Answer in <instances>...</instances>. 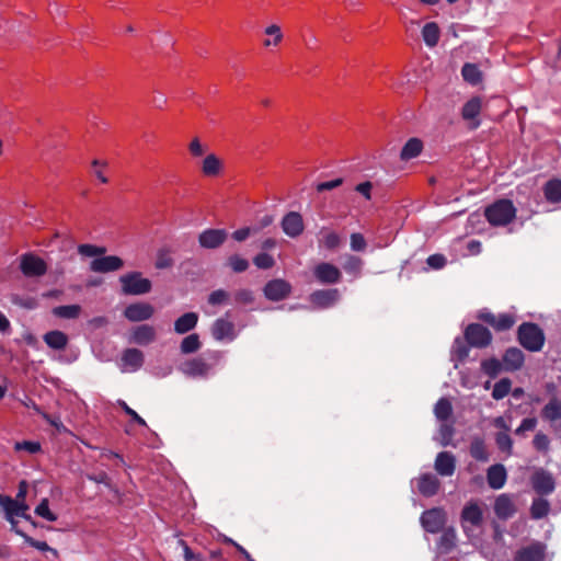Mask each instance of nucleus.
<instances>
[{"mask_svg": "<svg viewBox=\"0 0 561 561\" xmlns=\"http://www.w3.org/2000/svg\"><path fill=\"white\" fill-rule=\"evenodd\" d=\"M313 274L316 278L323 284L339 283L342 276L340 270L335 265L325 262L319 263L314 267Z\"/></svg>", "mask_w": 561, "mask_h": 561, "instance_id": "obj_18", "label": "nucleus"}, {"mask_svg": "<svg viewBox=\"0 0 561 561\" xmlns=\"http://www.w3.org/2000/svg\"><path fill=\"white\" fill-rule=\"evenodd\" d=\"M234 325L226 319H218L213 325V335L216 340L231 339Z\"/></svg>", "mask_w": 561, "mask_h": 561, "instance_id": "obj_34", "label": "nucleus"}, {"mask_svg": "<svg viewBox=\"0 0 561 561\" xmlns=\"http://www.w3.org/2000/svg\"><path fill=\"white\" fill-rule=\"evenodd\" d=\"M422 37L428 47H435L440 37V31L435 22L426 23L422 28Z\"/></svg>", "mask_w": 561, "mask_h": 561, "instance_id": "obj_36", "label": "nucleus"}, {"mask_svg": "<svg viewBox=\"0 0 561 561\" xmlns=\"http://www.w3.org/2000/svg\"><path fill=\"white\" fill-rule=\"evenodd\" d=\"M228 265L231 267V270L233 272L242 273L248 270L249 262L247 259H244L238 254H234L228 259Z\"/></svg>", "mask_w": 561, "mask_h": 561, "instance_id": "obj_51", "label": "nucleus"}, {"mask_svg": "<svg viewBox=\"0 0 561 561\" xmlns=\"http://www.w3.org/2000/svg\"><path fill=\"white\" fill-rule=\"evenodd\" d=\"M480 319L491 325L496 331L510 330L516 322L515 316L512 313L494 314L486 312L480 316Z\"/></svg>", "mask_w": 561, "mask_h": 561, "instance_id": "obj_16", "label": "nucleus"}, {"mask_svg": "<svg viewBox=\"0 0 561 561\" xmlns=\"http://www.w3.org/2000/svg\"><path fill=\"white\" fill-rule=\"evenodd\" d=\"M35 514L47 522H56L58 519L57 514L49 508L47 499H43L35 507Z\"/></svg>", "mask_w": 561, "mask_h": 561, "instance_id": "obj_43", "label": "nucleus"}, {"mask_svg": "<svg viewBox=\"0 0 561 561\" xmlns=\"http://www.w3.org/2000/svg\"><path fill=\"white\" fill-rule=\"evenodd\" d=\"M531 485L536 493L540 495L552 493L556 486L552 476L542 469L534 472L531 476Z\"/></svg>", "mask_w": 561, "mask_h": 561, "instance_id": "obj_15", "label": "nucleus"}, {"mask_svg": "<svg viewBox=\"0 0 561 561\" xmlns=\"http://www.w3.org/2000/svg\"><path fill=\"white\" fill-rule=\"evenodd\" d=\"M20 536H22L24 538V541L30 545L31 547L39 550V551H49L53 553L54 557H58V552L56 549H53L50 548L47 542L45 541H41V540H36L34 539L33 537H30L28 535H26L25 533H23L22 530L18 534Z\"/></svg>", "mask_w": 561, "mask_h": 561, "instance_id": "obj_48", "label": "nucleus"}, {"mask_svg": "<svg viewBox=\"0 0 561 561\" xmlns=\"http://www.w3.org/2000/svg\"><path fill=\"white\" fill-rule=\"evenodd\" d=\"M516 208L510 199H499L484 209L488 222L494 227L510 225L516 217Z\"/></svg>", "mask_w": 561, "mask_h": 561, "instance_id": "obj_1", "label": "nucleus"}, {"mask_svg": "<svg viewBox=\"0 0 561 561\" xmlns=\"http://www.w3.org/2000/svg\"><path fill=\"white\" fill-rule=\"evenodd\" d=\"M226 239L227 232L224 229H206L198 237L201 247L205 249L219 248Z\"/></svg>", "mask_w": 561, "mask_h": 561, "instance_id": "obj_19", "label": "nucleus"}, {"mask_svg": "<svg viewBox=\"0 0 561 561\" xmlns=\"http://www.w3.org/2000/svg\"><path fill=\"white\" fill-rule=\"evenodd\" d=\"M430 267L434 270L443 268L446 264V257L443 254H432L426 260Z\"/></svg>", "mask_w": 561, "mask_h": 561, "instance_id": "obj_61", "label": "nucleus"}, {"mask_svg": "<svg viewBox=\"0 0 561 561\" xmlns=\"http://www.w3.org/2000/svg\"><path fill=\"white\" fill-rule=\"evenodd\" d=\"M461 75L465 81L470 84H478L482 80V73L474 64H465L461 69Z\"/></svg>", "mask_w": 561, "mask_h": 561, "instance_id": "obj_39", "label": "nucleus"}, {"mask_svg": "<svg viewBox=\"0 0 561 561\" xmlns=\"http://www.w3.org/2000/svg\"><path fill=\"white\" fill-rule=\"evenodd\" d=\"M493 511L495 516L501 520L512 518L517 512L515 495L510 493L497 495L494 500Z\"/></svg>", "mask_w": 561, "mask_h": 561, "instance_id": "obj_7", "label": "nucleus"}, {"mask_svg": "<svg viewBox=\"0 0 561 561\" xmlns=\"http://www.w3.org/2000/svg\"><path fill=\"white\" fill-rule=\"evenodd\" d=\"M371 188H373V185L368 181L359 183L355 187L356 192H358L359 194L365 196L366 199H370L371 198V194H370Z\"/></svg>", "mask_w": 561, "mask_h": 561, "instance_id": "obj_64", "label": "nucleus"}, {"mask_svg": "<svg viewBox=\"0 0 561 561\" xmlns=\"http://www.w3.org/2000/svg\"><path fill=\"white\" fill-rule=\"evenodd\" d=\"M291 286L284 279L270 280L264 287V295L268 300L279 301L289 296Z\"/></svg>", "mask_w": 561, "mask_h": 561, "instance_id": "obj_14", "label": "nucleus"}, {"mask_svg": "<svg viewBox=\"0 0 561 561\" xmlns=\"http://www.w3.org/2000/svg\"><path fill=\"white\" fill-rule=\"evenodd\" d=\"M78 252L83 256H96L102 255L106 252V249L103 247H96L93 244H80L78 247Z\"/></svg>", "mask_w": 561, "mask_h": 561, "instance_id": "obj_53", "label": "nucleus"}, {"mask_svg": "<svg viewBox=\"0 0 561 561\" xmlns=\"http://www.w3.org/2000/svg\"><path fill=\"white\" fill-rule=\"evenodd\" d=\"M550 510L549 502L543 499H535L530 506V515L534 519H540L548 515Z\"/></svg>", "mask_w": 561, "mask_h": 561, "instance_id": "obj_40", "label": "nucleus"}, {"mask_svg": "<svg viewBox=\"0 0 561 561\" xmlns=\"http://www.w3.org/2000/svg\"><path fill=\"white\" fill-rule=\"evenodd\" d=\"M341 184H342V179H334L331 181L321 182L317 185V191L318 192L330 191V190H333V188L340 186Z\"/></svg>", "mask_w": 561, "mask_h": 561, "instance_id": "obj_63", "label": "nucleus"}, {"mask_svg": "<svg viewBox=\"0 0 561 561\" xmlns=\"http://www.w3.org/2000/svg\"><path fill=\"white\" fill-rule=\"evenodd\" d=\"M446 523V514L440 508L425 511L421 516L423 528L432 534L439 533Z\"/></svg>", "mask_w": 561, "mask_h": 561, "instance_id": "obj_10", "label": "nucleus"}, {"mask_svg": "<svg viewBox=\"0 0 561 561\" xmlns=\"http://www.w3.org/2000/svg\"><path fill=\"white\" fill-rule=\"evenodd\" d=\"M495 443L500 450L506 453L507 455L512 454L513 449V440L508 435V432H500L495 436Z\"/></svg>", "mask_w": 561, "mask_h": 561, "instance_id": "obj_50", "label": "nucleus"}, {"mask_svg": "<svg viewBox=\"0 0 561 561\" xmlns=\"http://www.w3.org/2000/svg\"><path fill=\"white\" fill-rule=\"evenodd\" d=\"M503 362L501 363L497 358H488L481 363V368L483 373L492 378H494L502 369Z\"/></svg>", "mask_w": 561, "mask_h": 561, "instance_id": "obj_44", "label": "nucleus"}, {"mask_svg": "<svg viewBox=\"0 0 561 561\" xmlns=\"http://www.w3.org/2000/svg\"><path fill=\"white\" fill-rule=\"evenodd\" d=\"M124 262L121 257L115 255L102 256L94 259L91 262L90 268L96 273H108L122 268Z\"/></svg>", "mask_w": 561, "mask_h": 561, "instance_id": "obj_20", "label": "nucleus"}, {"mask_svg": "<svg viewBox=\"0 0 561 561\" xmlns=\"http://www.w3.org/2000/svg\"><path fill=\"white\" fill-rule=\"evenodd\" d=\"M44 342L53 350H64L68 344V336L59 330L49 331L43 336Z\"/></svg>", "mask_w": 561, "mask_h": 561, "instance_id": "obj_32", "label": "nucleus"}, {"mask_svg": "<svg viewBox=\"0 0 561 561\" xmlns=\"http://www.w3.org/2000/svg\"><path fill=\"white\" fill-rule=\"evenodd\" d=\"M547 547L540 541H533L516 551L514 561H545Z\"/></svg>", "mask_w": 561, "mask_h": 561, "instance_id": "obj_9", "label": "nucleus"}, {"mask_svg": "<svg viewBox=\"0 0 561 561\" xmlns=\"http://www.w3.org/2000/svg\"><path fill=\"white\" fill-rule=\"evenodd\" d=\"M80 312H81V307L79 305L58 306L53 309V313L56 317L64 318V319L78 318Z\"/></svg>", "mask_w": 561, "mask_h": 561, "instance_id": "obj_42", "label": "nucleus"}, {"mask_svg": "<svg viewBox=\"0 0 561 561\" xmlns=\"http://www.w3.org/2000/svg\"><path fill=\"white\" fill-rule=\"evenodd\" d=\"M209 365L203 358H193L183 364V371L190 376H205L209 371Z\"/></svg>", "mask_w": 561, "mask_h": 561, "instance_id": "obj_31", "label": "nucleus"}, {"mask_svg": "<svg viewBox=\"0 0 561 561\" xmlns=\"http://www.w3.org/2000/svg\"><path fill=\"white\" fill-rule=\"evenodd\" d=\"M342 244L341 236L332 229L323 227L319 231V247L335 250Z\"/></svg>", "mask_w": 561, "mask_h": 561, "instance_id": "obj_29", "label": "nucleus"}, {"mask_svg": "<svg viewBox=\"0 0 561 561\" xmlns=\"http://www.w3.org/2000/svg\"><path fill=\"white\" fill-rule=\"evenodd\" d=\"M541 416L552 424L554 431H558V427L553 423L561 420V400L557 397L551 398L542 408Z\"/></svg>", "mask_w": 561, "mask_h": 561, "instance_id": "obj_27", "label": "nucleus"}, {"mask_svg": "<svg viewBox=\"0 0 561 561\" xmlns=\"http://www.w3.org/2000/svg\"><path fill=\"white\" fill-rule=\"evenodd\" d=\"M201 347V341L197 334H190L181 342V352L190 354L198 351Z\"/></svg>", "mask_w": 561, "mask_h": 561, "instance_id": "obj_46", "label": "nucleus"}, {"mask_svg": "<svg viewBox=\"0 0 561 561\" xmlns=\"http://www.w3.org/2000/svg\"><path fill=\"white\" fill-rule=\"evenodd\" d=\"M537 420L535 417H526L522 421L520 425L516 428L515 434L520 435L524 432L535 430Z\"/></svg>", "mask_w": 561, "mask_h": 561, "instance_id": "obj_62", "label": "nucleus"}, {"mask_svg": "<svg viewBox=\"0 0 561 561\" xmlns=\"http://www.w3.org/2000/svg\"><path fill=\"white\" fill-rule=\"evenodd\" d=\"M507 473L503 465H492L486 471L488 484L491 489L499 490L506 483Z\"/></svg>", "mask_w": 561, "mask_h": 561, "instance_id": "obj_25", "label": "nucleus"}, {"mask_svg": "<svg viewBox=\"0 0 561 561\" xmlns=\"http://www.w3.org/2000/svg\"><path fill=\"white\" fill-rule=\"evenodd\" d=\"M229 293L224 289L214 290L209 297L208 302L213 306L226 304L229 300Z\"/></svg>", "mask_w": 561, "mask_h": 561, "instance_id": "obj_55", "label": "nucleus"}, {"mask_svg": "<svg viewBox=\"0 0 561 561\" xmlns=\"http://www.w3.org/2000/svg\"><path fill=\"white\" fill-rule=\"evenodd\" d=\"M16 450H26L30 454H36L41 450V444L37 442L23 440L15 444Z\"/></svg>", "mask_w": 561, "mask_h": 561, "instance_id": "obj_59", "label": "nucleus"}, {"mask_svg": "<svg viewBox=\"0 0 561 561\" xmlns=\"http://www.w3.org/2000/svg\"><path fill=\"white\" fill-rule=\"evenodd\" d=\"M534 447L539 451H548L550 440L543 433H537L533 439Z\"/></svg>", "mask_w": 561, "mask_h": 561, "instance_id": "obj_58", "label": "nucleus"}, {"mask_svg": "<svg viewBox=\"0 0 561 561\" xmlns=\"http://www.w3.org/2000/svg\"><path fill=\"white\" fill-rule=\"evenodd\" d=\"M482 107V102L480 98L470 99L462 107L461 116L465 121H473L476 119Z\"/></svg>", "mask_w": 561, "mask_h": 561, "instance_id": "obj_37", "label": "nucleus"}, {"mask_svg": "<svg viewBox=\"0 0 561 561\" xmlns=\"http://www.w3.org/2000/svg\"><path fill=\"white\" fill-rule=\"evenodd\" d=\"M424 149V144L420 138H410L401 149L400 159L403 161L412 160L419 157Z\"/></svg>", "mask_w": 561, "mask_h": 561, "instance_id": "obj_30", "label": "nucleus"}, {"mask_svg": "<svg viewBox=\"0 0 561 561\" xmlns=\"http://www.w3.org/2000/svg\"><path fill=\"white\" fill-rule=\"evenodd\" d=\"M337 289L316 290L310 295V301L319 308H329L339 300Z\"/></svg>", "mask_w": 561, "mask_h": 561, "instance_id": "obj_22", "label": "nucleus"}, {"mask_svg": "<svg viewBox=\"0 0 561 561\" xmlns=\"http://www.w3.org/2000/svg\"><path fill=\"white\" fill-rule=\"evenodd\" d=\"M0 506L4 512L5 519L10 522L12 529L16 534L21 531V529L18 527V517L30 522L32 520L31 516L27 514L28 505L26 503H22L20 500L0 495Z\"/></svg>", "mask_w": 561, "mask_h": 561, "instance_id": "obj_3", "label": "nucleus"}, {"mask_svg": "<svg viewBox=\"0 0 561 561\" xmlns=\"http://www.w3.org/2000/svg\"><path fill=\"white\" fill-rule=\"evenodd\" d=\"M284 233L290 238L299 237L305 230V222L301 214L298 211L287 213L280 222Z\"/></svg>", "mask_w": 561, "mask_h": 561, "instance_id": "obj_11", "label": "nucleus"}, {"mask_svg": "<svg viewBox=\"0 0 561 561\" xmlns=\"http://www.w3.org/2000/svg\"><path fill=\"white\" fill-rule=\"evenodd\" d=\"M225 162L215 153H208L201 162V172L205 178H219L224 174Z\"/></svg>", "mask_w": 561, "mask_h": 561, "instance_id": "obj_13", "label": "nucleus"}, {"mask_svg": "<svg viewBox=\"0 0 561 561\" xmlns=\"http://www.w3.org/2000/svg\"><path fill=\"white\" fill-rule=\"evenodd\" d=\"M20 268L26 277H39L47 272V264L42 257L25 253L20 257Z\"/></svg>", "mask_w": 561, "mask_h": 561, "instance_id": "obj_5", "label": "nucleus"}, {"mask_svg": "<svg viewBox=\"0 0 561 561\" xmlns=\"http://www.w3.org/2000/svg\"><path fill=\"white\" fill-rule=\"evenodd\" d=\"M525 362L524 353L517 347H510L503 355V367L507 371H515L522 368Z\"/></svg>", "mask_w": 561, "mask_h": 561, "instance_id": "obj_24", "label": "nucleus"}, {"mask_svg": "<svg viewBox=\"0 0 561 561\" xmlns=\"http://www.w3.org/2000/svg\"><path fill=\"white\" fill-rule=\"evenodd\" d=\"M188 152L194 158L202 157L206 153V146L198 138H194L188 144Z\"/></svg>", "mask_w": 561, "mask_h": 561, "instance_id": "obj_56", "label": "nucleus"}, {"mask_svg": "<svg viewBox=\"0 0 561 561\" xmlns=\"http://www.w3.org/2000/svg\"><path fill=\"white\" fill-rule=\"evenodd\" d=\"M284 39V34L279 25H267L263 31L262 45L265 49L272 50L278 48Z\"/></svg>", "mask_w": 561, "mask_h": 561, "instance_id": "obj_21", "label": "nucleus"}, {"mask_svg": "<svg viewBox=\"0 0 561 561\" xmlns=\"http://www.w3.org/2000/svg\"><path fill=\"white\" fill-rule=\"evenodd\" d=\"M173 265V259L169 250L161 249L157 254L156 267L159 270L169 268Z\"/></svg>", "mask_w": 561, "mask_h": 561, "instance_id": "obj_52", "label": "nucleus"}, {"mask_svg": "<svg viewBox=\"0 0 561 561\" xmlns=\"http://www.w3.org/2000/svg\"><path fill=\"white\" fill-rule=\"evenodd\" d=\"M511 388H512L511 380L508 378H502L493 387V391H492L493 399H495V400L503 399L504 397H506L510 393Z\"/></svg>", "mask_w": 561, "mask_h": 561, "instance_id": "obj_45", "label": "nucleus"}, {"mask_svg": "<svg viewBox=\"0 0 561 561\" xmlns=\"http://www.w3.org/2000/svg\"><path fill=\"white\" fill-rule=\"evenodd\" d=\"M154 313V308L148 302H137L127 306L124 316L133 322H139L150 319Z\"/></svg>", "mask_w": 561, "mask_h": 561, "instance_id": "obj_17", "label": "nucleus"}, {"mask_svg": "<svg viewBox=\"0 0 561 561\" xmlns=\"http://www.w3.org/2000/svg\"><path fill=\"white\" fill-rule=\"evenodd\" d=\"M107 163L102 160H93L91 163V173L94 178H96L101 183H107L106 178Z\"/></svg>", "mask_w": 561, "mask_h": 561, "instance_id": "obj_47", "label": "nucleus"}, {"mask_svg": "<svg viewBox=\"0 0 561 561\" xmlns=\"http://www.w3.org/2000/svg\"><path fill=\"white\" fill-rule=\"evenodd\" d=\"M234 301L239 305H249L252 304L254 298L253 294L249 289H239L234 293Z\"/></svg>", "mask_w": 561, "mask_h": 561, "instance_id": "obj_57", "label": "nucleus"}, {"mask_svg": "<svg viewBox=\"0 0 561 561\" xmlns=\"http://www.w3.org/2000/svg\"><path fill=\"white\" fill-rule=\"evenodd\" d=\"M517 340L527 351L539 352L545 344V334L537 324L525 322L518 328Z\"/></svg>", "mask_w": 561, "mask_h": 561, "instance_id": "obj_2", "label": "nucleus"}, {"mask_svg": "<svg viewBox=\"0 0 561 561\" xmlns=\"http://www.w3.org/2000/svg\"><path fill=\"white\" fill-rule=\"evenodd\" d=\"M456 468V459L449 451H442L435 459V470L443 477H450L454 474Z\"/></svg>", "mask_w": 561, "mask_h": 561, "instance_id": "obj_23", "label": "nucleus"}, {"mask_svg": "<svg viewBox=\"0 0 561 561\" xmlns=\"http://www.w3.org/2000/svg\"><path fill=\"white\" fill-rule=\"evenodd\" d=\"M253 262L259 268H262V270H268V268L273 267L275 264L273 256L267 253H264V252L259 253L253 259Z\"/></svg>", "mask_w": 561, "mask_h": 561, "instance_id": "obj_54", "label": "nucleus"}, {"mask_svg": "<svg viewBox=\"0 0 561 561\" xmlns=\"http://www.w3.org/2000/svg\"><path fill=\"white\" fill-rule=\"evenodd\" d=\"M156 340V330L148 324L136 327L131 333V342L139 345H148Z\"/></svg>", "mask_w": 561, "mask_h": 561, "instance_id": "obj_28", "label": "nucleus"}, {"mask_svg": "<svg viewBox=\"0 0 561 561\" xmlns=\"http://www.w3.org/2000/svg\"><path fill=\"white\" fill-rule=\"evenodd\" d=\"M434 413L439 421H447L453 413L450 401L447 398L439 399L435 404Z\"/></svg>", "mask_w": 561, "mask_h": 561, "instance_id": "obj_41", "label": "nucleus"}, {"mask_svg": "<svg viewBox=\"0 0 561 561\" xmlns=\"http://www.w3.org/2000/svg\"><path fill=\"white\" fill-rule=\"evenodd\" d=\"M123 293L126 295H142L151 289V282L141 276L139 272H131L121 276Z\"/></svg>", "mask_w": 561, "mask_h": 561, "instance_id": "obj_4", "label": "nucleus"}, {"mask_svg": "<svg viewBox=\"0 0 561 561\" xmlns=\"http://www.w3.org/2000/svg\"><path fill=\"white\" fill-rule=\"evenodd\" d=\"M416 488L422 495L433 496L439 489V481L435 476L425 473L416 480Z\"/></svg>", "mask_w": 561, "mask_h": 561, "instance_id": "obj_26", "label": "nucleus"}, {"mask_svg": "<svg viewBox=\"0 0 561 561\" xmlns=\"http://www.w3.org/2000/svg\"><path fill=\"white\" fill-rule=\"evenodd\" d=\"M465 337L471 346L477 348L486 347L492 341L489 329L479 323L469 324L465 331Z\"/></svg>", "mask_w": 561, "mask_h": 561, "instance_id": "obj_6", "label": "nucleus"}, {"mask_svg": "<svg viewBox=\"0 0 561 561\" xmlns=\"http://www.w3.org/2000/svg\"><path fill=\"white\" fill-rule=\"evenodd\" d=\"M198 321V316L195 312H187L181 316L174 323V330L179 334H184L193 330Z\"/></svg>", "mask_w": 561, "mask_h": 561, "instance_id": "obj_33", "label": "nucleus"}, {"mask_svg": "<svg viewBox=\"0 0 561 561\" xmlns=\"http://www.w3.org/2000/svg\"><path fill=\"white\" fill-rule=\"evenodd\" d=\"M363 267V261L358 256L350 255L346 257L344 263V270L346 273L354 275L355 277L360 275Z\"/></svg>", "mask_w": 561, "mask_h": 561, "instance_id": "obj_49", "label": "nucleus"}, {"mask_svg": "<svg viewBox=\"0 0 561 561\" xmlns=\"http://www.w3.org/2000/svg\"><path fill=\"white\" fill-rule=\"evenodd\" d=\"M144 353L137 348H127L123 352L119 367L123 373H134L144 365Z\"/></svg>", "mask_w": 561, "mask_h": 561, "instance_id": "obj_12", "label": "nucleus"}, {"mask_svg": "<svg viewBox=\"0 0 561 561\" xmlns=\"http://www.w3.org/2000/svg\"><path fill=\"white\" fill-rule=\"evenodd\" d=\"M470 455L479 461H486L489 459V453L482 438L474 437L471 440Z\"/></svg>", "mask_w": 561, "mask_h": 561, "instance_id": "obj_38", "label": "nucleus"}, {"mask_svg": "<svg viewBox=\"0 0 561 561\" xmlns=\"http://www.w3.org/2000/svg\"><path fill=\"white\" fill-rule=\"evenodd\" d=\"M543 194L549 203H561V180L553 179L548 181L543 186Z\"/></svg>", "mask_w": 561, "mask_h": 561, "instance_id": "obj_35", "label": "nucleus"}, {"mask_svg": "<svg viewBox=\"0 0 561 561\" xmlns=\"http://www.w3.org/2000/svg\"><path fill=\"white\" fill-rule=\"evenodd\" d=\"M366 245V240L362 233L355 232L351 234V248L353 251H364Z\"/></svg>", "mask_w": 561, "mask_h": 561, "instance_id": "obj_60", "label": "nucleus"}, {"mask_svg": "<svg viewBox=\"0 0 561 561\" xmlns=\"http://www.w3.org/2000/svg\"><path fill=\"white\" fill-rule=\"evenodd\" d=\"M483 522L482 510L477 502H469L461 512V526L466 533L472 527H480Z\"/></svg>", "mask_w": 561, "mask_h": 561, "instance_id": "obj_8", "label": "nucleus"}]
</instances>
